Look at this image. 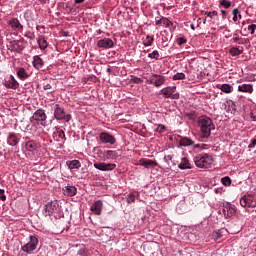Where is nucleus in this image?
Here are the masks:
<instances>
[{
	"label": "nucleus",
	"mask_w": 256,
	"mask_h": 256,
	"mask_svg": "<svg viewBox=\"0 0 256 256\" xmlns=\"http://www.w3.org/2000/svg\"><path fill=\"white\" fill-rule=\"evenodd\" d=\"M198 127L200 129V139H209L211 131H215V124L207 115H202L198 118Z\"/></svg>",
	"instance_id": "obj_1"
},
{
	"label": "nucleus",
	"mask_w": 256,
	"mask_h": 256,
	"mask_svg": "<svg viewBox=\"0 0 256 256\" xmlns=\"http://www.w3.org/2000/svg\"><path fill=\"white\" fill-rule=\"evenodd\" d=\"M193 161L198 169H211L215 159L213 158V155L203 153L194 156Z\"/></svg>",
	"instance_id": "obj_2"
},
{
	"label": "nucleus",
	"mask_w": 256,
	"mask_h": 256,
	"mask_svg": "<svg viewBox=\"0 0 256 256\" xmlns=\"http://www.w3.org/2000/svg\"><path fill=\"white\" fill-rule=\"evenodd\" d=\"M54 119H56V121H65V123H69L73 117L70 113L65 111V107H63L61 104H55Z\"/></svg>",
	"instance_id": "obj_3"
},
{
	"label": "nucleus",
	"mask_w": 256,
	"mask_h": 256,
	"mask_svg": "<svg viewBox=\"0 0 256 256\" xmlns=\"http://www.w3.org/2000/svg\"><path fill=\"white\" fill-rule=\"evenodd\" d=\"M30 123H36L42 127H47V113L43 109H37L34 114L30 117Z\"/></svg>",
	"instance_id": "obj_4"
},
{
	"label": "nucleus",
	"mask_w": 256,
	"mask_h": 256,
	"mask_svg": "<svg viewBox=\"0 0 256 256\" xmlns=\"http://www.w3.org/2000/svg\"><path fill=\"white\" fill-rule=\"evenodd\" d=\"M42 213L44 217H51V215L59 213V202L57 200L48 202L44 205Z\"/></svg>",
	"instance_id": "obj_5"
},
{
	"label": "nucleus",
	"mask_w": 256,
	"mask_h": 256,
	"mask_svg": "<svg viewBox=\"0 0 256 256\" xmlns=\"http://www.w3.org/2000/svg\"><path fill=\"white\" fill-rule=\"evenodd\" d=\"M37 245H39V238H37L35 235H30L29 242L24 244L21 249L23 253H28V255H31V253L37 249Z\"/></svg>",
	"instance_id": "obj_6"
},
{
	"label": "nucleus",
	"mask_w": 256,
	"mask_h": 256,
	"mask_svg": "<svg viewBox=\"0 0 256 256\" xmlns=\"http://www.w3.org/2000/svg\"><path fill=\"white\" fill-rule=\"evenodd\" d=\"M160 95H163L164 99H179L180 97L177 86H167L161 89Z\"/></svg>",
	"instance_id": "obj_7"
},
{
	"label": "nucleus",
	"mask_w": 256,
	"mask_h": 256,
	"mask_svg": "<svg viewBox=\"0 0 256 256\" xmlns=\"http://www.w3.org/2000/svg\"><path fill=\"white\" fill-rule=\"evenodd\" d=\"M2 83L6 89H13L14 91L19 89V82L13 74L6 75Z\"/></svg>",
	"instance_id": "obj_8"
},
{
	"label": "nucleus",
	"mask_w": 256,
	"mask_h": 256,
	"mask_svg": "<svg viewBox=\"0 0 256 256\" xmlns=\"http://www.w3.org/2000/svg\"><path fill=\"white\" fill-rule=\"evenodd\" d=\"M99 141L104 145H115V143H117V138L109 132H101L99 134Z\"/></svg>",
	"instance_id": "obj_9"
},
{
	"label": "nucleus",
	"mask_w": 256,
	"mask_h": 256,
	"mask_svg": "<svg viewBox=\"0 0 256 256\" xmlns=\"http://www.w3.org/2000/svg\"><path fill=\"white\" fill-rule=\"evenodd\" d=\"M21 136L15 132H8L6 137V143L10 147H19Z\"/></svg>",
	"instance_id": "obj_10"
},
{
	"label": "nucleus",
	"mask_w": 256,
	"mask_h": 256,
	"mask_svg": "<svg viewBox=\"0 0 256 256\" xmlns=\"http://www.w3.org/2000/svg\"><path fill=\"white\" fill-rule=\"evenodd\" d=\"M241 207H250L254 209L256 207V199L255 196L247 194L240 198Z\"/></svg>",
	"instance_id": "obj_11"
},
{
	"label": "nucleus",
	"mask_w": 256,
	"mask_h": 256,
	"mask_svg": "<svg viewBox=\"0 0 256 256\" xmlns=\"http://www.w3.org/2000/svg\"><path fill=\"white\" fill-rule=\"evenodd\" d=\"M165 81H167L165 76L159 74H152L149 83L150 85H154V87H161L162 85H165Z\"/></svg>",
	"instance_id": "obj_12"
},
{
	"label": "nucleus",
	"mask_w": 256,
	"mask_h": 256,
	"mask_svg": "<svg viewBox=\"0 0 256 256\" xmlns=\"http://www.w3.org/2000/svg\"><path fill=\"white\" fill-rule=\"evenodd\" d=\"M135 165H139L140 167H144V169H155L157 165H159L156 161L147 159V158H141Z\"/></svg>",
	"instance_id": "obj_13"
},
{
	"label": "nucleus",
	"mask_w": 256,
	"mask_h": 256,
	"mask_svg": "<svg viewBox=\"0 0 256 256\" xmlns=\"http://www.w3.org/2000/svg\"><path fill=\"white\" fill-rule=\"evenodd\" d=\"M97 47L99 49H113L115 47V42L111 38H104L97 41Z\"/></svg>",
	"instance_id": "obj_14"
},
{
	"label": "nucleus",
	"mask_w": 256,
	"mask_h": 256,
	"mask_svg": "<svg viewBox=\"0 0 256 256\" xmlns=\"http://www.w3.org/2000/svg\"><path fill=\"white\" fill-rule=\"evenodd\" d=\"M117 164L115 163H104V162H100V163H94V168L98 169V171H113L114 169H116Z\"/></svg>",
	"instance_id": "obj_15"
},
{
	"label": "nucleus",
	"mask_w": 256,
	"mask_h": 256,
	"mask_svg": "<svg viewBox=\"0 0 256 256\" xmlns=\"http://www.w3.org/2000/svg\"><path fill=\"white\" fill-rule=\"evenodd\" d=\"M222 213L225 219H231V217H233V215L236 213L235 206L231 203L224 205L222 208Z\"/></svg>",
	"instance_id": "obj_16"
},
{
	"label": "nucleus",
	"mask_w": 256,
	"mask_h": 256,
	"mask_svg": "<svg viewBox=\"0 0 256 256\" xmlns=\"http://www.w3.org/2000/svg\"><path fill=\"white\" fill-rule=\"evenodd\" d=\"M90 211H92L94 215H101L103 212V201L96 200L94 203H92L90 206Z\"/></svg>",
	"instance_id": "obj_17"
},
{
	"label": "nucleus",
	"mask_w": 256,
	"mask_h": 256,
	"mask_svg": "<svg viewBox=\"0 0 256 256\" xmlns=\"http://www.w3.org/2000/svg\"><path fill=\"white\" fill-rule=\"evenodd\" d=\"M78 256H97L99 255V251L97 250H89V248L82 246L77 251Z\"/></svg>",
	"instance_id": "obj_18"
},
{
	"label": "nucleus",
	"mask_w": 256,
	"mask_h": 256,
	"mask_svg": "<svg viewBox=\"0 0 256 256\" xmlns=\"http://www.w3.org/2000/svg\"><path fill=\"white\" fill-rule=\"evenodd\" d=\"M7 25H9V27H11L12 31H21V29H23V25L17 18H12V19L8 20Z\"/></svg>",
	"instance_id": "obj_19"
},
{
	"label": "nucleus",
	"mask_w": 256,
	"mask_h": 256,
	"mask_svg": "<svg viewBox=\"0 0 256 256\" xmlns=\"http://www.w3.org/2000/svg\"><path fill=\"white\" fill-rule=\"evenodd\" d=\"M16 75L20 81H27L29 77H31V74L27 71V69L23 67L17 68Z\"/></svg>",
	"instance_id": "obj_20"
},
{
	"label": "nucleus",
	"mask_w": 256,
	"mask_h": 256,
	"mask_svg": "<svg viewBox=\"0 0 256 256\" xmlns=\"http://www.w3.org/2000/svg\"><path fill=\"white\" fill-rule=\"evenodd\" d=\"M253 90V84L243 83L238 85V93H247L248 95H252Z\"/></svg>",
	"instance_id": "obj_21"
},
{
	"label": "nucleus",
	"mask_w": 256,
	"mask_h": 256,
	"mask_svg": "<svg viewBox=\"0 0 256 256\" xmlns=\"http://www.w3.org/2000/svg\"><path fill=\"white\" fill-rule=\"evenodd\" d=\"M155 25L158 27H161V25H163V27H173V22H171L169 18L160 16L159 19L156 18Z\"/></svg>",
	"instance_id": "obj_22"
},
{
	"label": "nucleus",
	"mask_w": 256,
	"mask_h": 256,
	"mask_svg": "<svg viewBox=\"0 0 256 256\" xmlns=\"http://www.w3.org/2000/svg\"><path fill=\"white\" fill-rule=\"evenodd\" d=\"M63 194L67 197H75L77 195V187L67 185L64 188H62Z\"/></svg>",
	"instance_id": "obj_23"
},
{
	"label": "nucleus",
	"mask_w": 256,
	"mask_h": 256,
	"mask_svg": "<svg viewBox=\"0 0 256 256\" xmlns=\"http://www.w3.org/2000/svg\"><path fill=\"white\" fill-rule=\"evenodd\" d=\"M25 47H27L25 40H15L13 42V49L16 50L17 53H21Z\"/></svg>",
	"instance_id": "obj_24"
},
{
	"label": "nucleus",
	"mask_w": 256,
	"mask_h": 256,
	"mask_svg": "<svg viewBox=\"0 0 256 256\" xmlns=\"http://www.w3.org/2000/svg\"><path fill=\"white\" fill-rule=\"evenodd\" d=\"M66 165L70 171H78V169H81V161L79 160H68L66 161Z\"/></svg>",
	"instance_id": "obj_25"
},
{
	"label": "nucleus",
	"mask_w": 256,
	"mask_h": 256,
	"mask_svg": "<svg viewBox=\"0 0 256 256\" xmlns=\"http://www.w3.org/2000/svg\"><path fill=\"white\" fill-rule=\"evenodd\" d=\"M37 43L41 51H45V49L49 47V42H47V38H45V35H39L37 38Z\"/></svg>",
	"instance_id": "obj_26"
},
{
	"label": "nucleus",
	"mask_w": 256,
	"mask_h": 256,
	"mask_svg": "<svg viewBox=\"0 0 256 256\" xmlns=\"http://www.w3.org/2000/svg\"><path fill=\"white\" fill-rule=\"evenodd\" d=\"M32 65L34 69H43V65H45V62H43V59L39 55H35L33 57Z\"/></svg>",
	"instance_id": "obj_27"
},
{
	"label": "nucleus",
	"mask_w": 256,
	"mask_h": 256,
	"mask_svg": "<svg viewBox=\"0 0 256 256\" xmlns=\"http://www.w3.org/2000/svg\"><path fill=\"white\" fill-rule=\"evenodd\" d=\"M180 147H193L195 145V141L190 137H181L179 140Z\"/></svg>",
	"instance_id": "obj_28"
},
{
	"label": "nucleus",
	"mask_w": 256,
	"mask_h": 256,
	"mask_svg": "<svg viewBox=\"0 0 256 256\" xmlns=\"http://www.w3.org/2000/svg\"><path fill=\"white\" fill-rule=\"evenodd\" d=\"M53 139L58 142L65 141V131L60 128L56 129V131L53 133Z\"/></svg>",
	"instance_id": "obj_29"
},
{
	"label": "nucleus",
	"mask_w": 256,
	"mask_h": 256,
	"mask_svg": "<svg viewBox=\"0 0 256 256\" xmlns=\"http://www.w3.org/2000/svg\"><path fill=\"white\" fill-rule=\"evenodd\" d=\"M243 46H233L232 48H230L229 50V54L232 56V57H238V55H243Z\"/></svg>",
	"instance_id": "obj_30"
},
{
	"label": "nucleus",
	"mask_w": 256,
	"mask_h": 256,
	"mask_svg": "<svg viewBox=\"0 0 256 256\" xmlns=\"http://www.w3.org/2000/svg\"><path fill=\"white\" fill-rule=\"evenodd\" d=\"M178 167L182 170L192 169L191 162H189V158L187 157L181 158V162L178 164Z\"/></svg>",
	"instance_id": "obj_31"
},
{
	"label": "nucleus",
	"mask_w": 256,
	"mask_h": 256,
	"mask_svg": "<svg viewBox=\"0 0 256 256\" xmlns=\"http://www.w3.org/2000/svg\"><path fill=\"white\" fill-rule=\"evenodd\" d=\"M104 159H117V151L115 150H106L103 153Z\"/></svg>",
	"instance_id": "obj_32"
},
{
	"label": "nucleus",
	"mask_w": 256,
	"mask_h": 256,
	"mask_svg": "<svg viewBox=\"0 0 256 256\" xmlns=\"http://www.w3.org/2000/svg\"><path fill=\"white\" fill-rule=\"evenodd\" d=\"M155 43V37L146 35V38L143 39L142 44L144 47H151Z\"/></svg>",
	"instance_id": "obj_33"
},
{
	"label": "nucleus",
	"mask_w": 256,
	"mask_h": 256,
	"mask_svg": "<svg viewBox=\"0 0 256 256\" xmlns=\"http://www.w3.org/2000/svg\"><path fill=\"white\" fill-rule=\"evenodd\" d=\"M25 149L32 153L33 151L37 150V144L35 142H33V140H28L25 143Z\"/></svg>",
	"instance_id": "obj_34"
},
{
	"label": "nucleus",
	"mask_w": 256,
	"mask_h": 256,
	"mask_svg": "<svg viewBox=\"0 0 256 256\" xmlns=\"http://www.w3.org/2000/svg\"><path fill=\"white\" fill-rule=\"evenodd\" d=\"M149 59H155V61H161L163 57H161V54L158 50H153L151 53L148 54Z\"/></svg>",
	"instance_id": "obj_35"
},
{
	"label": "nucleus",
	"mask_w": 256,
	"mask_h": 256,
	"mask_svg": "<svg viewBox=\"0 0 256 256\" xmlns=\"http://www.w3.org/2000/svg\"><path fill=\"white\" fill-rule=\"evenodd\" d=\"M137 197H139V192L129 193L126 196V201L128 204L135 203V199H137Z\"/></svg>",
	"instance_id": "obj_36"
},
{
	"label": "nucleus",
	"mask_w": 256,
	"mask_h": 256,
	"mask_svg": "<svg viewBox=\"0 0 256 256\" xmlns=\"http://www.w3.org/2000/svg\"><path fill=\"white\" fill-rule=\"evenodd\" d=\"M220 90L222 93H233V86L231 84H222Z\"/></svg>",
	"instance_id": "obj_37"
},
{
	"label": "nucleus",
	"mask_w": 256,
	"mask_h": 256,
	"mask_svg": "<svg viewBox=\"0 0 256 256\" xmlns=\"http://www.w3.org/2000/svg\"><path fill=\"white\" fill-rule=\"evenodd\" d=\"M232 15H233L232 20L234 21V23H237V21H239V19H243V16H242L241 13L239 12V9H238V8H235V9L232 11Z\"/></svg>",
	"instance_id": "obj_38"
},
{
	"label": "nucleus",
	"mask_w": 256,
	"mask_h": 256,
	"mask_svg": "<svg viewBox=\"0 0 256 256\" xmlns=\"http://www.w3.org/2000/svg\"><path fill=\"white\" fill-rule=\"evenodd\" d=\"M223 238V230H216L212 233V239L214 241H219V239Z\"/></svg>",
	"instance_id": "obj_39"
},
{
	"label": "nucleus",
	"mask_w": 256,
	"mask_h": 256,
	"mask_svg": "<svg viewBox=\"0 0 256 256\" xmlns=\"http://www.w3.org/2000/svg\"><path fill=\"white\" fill-rule=\"evenodd\" d=\"M154 131L155 133H159V135H163V133L167 131V127L163 124H158Z\"/></svg>",
	"instance_id": "obj_40"
},
{
	"label": "nucleus",
	"mask_w": 256,
	"mask_h": 256,
	"mask_svg": "<svg viewBox=\"0 0 256 256\" xmlns=\"http://www.w3.org/2000/svg\"><path fill=\"white\" fill-rule=\"evenodd\" d=\"M233 43H238V45H243L244 39L239 36V34H233L232 38Z\"/></svg>",
	"instance_id": "obj_41"
},
{
	"label": "nucleus",
	"mask_w": 256,
	"mask_h": 256,
	"mask_svg": "<svg viewBox=\"0 0 256 256\" xmlns=\"http://www.w3.org/2000/svg\"><path fill=\"white\" fill-rule=\"evenodd\" d=\"M185 73L183 72H178L173 76V81H183L185 79Z\"/></svg>",
	"instance_id": "obj_42"
},
{
	"label": "nucleus",
	"mask_w": 256,
	"mask_h": 256,
	"mask_svg": "<svg viewBox=\"0 0 256 256\" xmlns=\"http://www.w3.org/2000/svg\"><path fill=\"white\" fill-rule=\"evenodd\" d=\"M221 183L224 187H229L231 186V178L229 176H225L221 179Z\"/></svg>",
	"instance_id": "obj_43"
},
{
	"label": "nucleus",
	"mask_w": 256,
	"mask_h": 256,
	"mask_svg": "<svg viewBox=\"0 0 256 256\" xmlns=\"http://www.w3.org/2000/svg\"><path fill=\"white\" fill-rule=\"evenodd\" d=\"M220 7H224V9H229L231 7V1L229 0H220Z\"/></svg>",
	"instance_id": "obj_44"
},
{
	"label": "nucleus",
	"mask_w": 256,
	"mask_h": 256,
	"mask_svg": "<svg viewBox=\"0 0 256 256\" xmlns=\"http://www.w3.org/2000/svg\"><path fill=\"white\" fill-rule=\"evenodd\" d=\"M207 17H210V19H213V17H218L219 13L217 11H206L205 14Z\"/></svg>",
	"instance_id": "obj_45"
},
{
	"label": "nucleus",
	"mask_w": 256,
	"mask_h": 256,
	"mask_svg": "<svg viewBox=\"0 0 256 256\" xmlns=\"http://www.w3.org/2000/svg\"><path fill=\"white\" fill-rule=\"evenodd\" d=\"M177 45H179V47H181L182 45H185V43H187V38L185 37H179L176 40Z\"/></svg>",
	"instance_id": "obj_46"
},
{
	"label": "nucleus",
	"mask_w": 256,
	"mask_h": 256,
	"mask_svg": "<svg viewBox=\"0 0 256 256\" xmlns=\"http://www.w3.org/2000/svg\"><path fill=\"white\" fill-rule=\"evenodd\" d=\"M248 31H250L251 35H255V31H256V24H250L248 26Z\"/></svg>",
	"instance_id": "obj_47"
},
{
	"label": "nucleus",
	"mask_w": 256,
	"mask_h": 256,
	"mask_svg": "<svg viewBox=\"0 0 256 256\" xmlns=\"http://www.w3.org/2000/svg\"><path fill=\"white\" fill-rule=\"evenodd\" d=\"M24 37H27V39H30V41H33V40H35V33L26 32L24 34Z\"/></svg>",
	"instance_id": "obj_48"
},
{
	"label": "nucleus",
	"mask_w": 256,
	"mask_h": 256,
	"mask_svg": "<svg viewBox=\"0 0 256 256\" xmlns=\"http://www.w3.org/2000/svg\"><path fill=\"white\" fill-rule=\"evenodd\" d=\"M131 82L139 84V83H143V79H141V78H139L137 76H132Z\"/></svg>",
	"instance_id": "obj_49"
},
{
	"label": "nucleus",
	"mask_w": 256,
	"mask_h": 256,
	"mask_svg": "<svg viewBox=\"0 0 256 256\" xmlns=\"http://www.w3.org/2000/svg\"><path fill=\"white\" fill-rule=\"evenodd\" d=\"M0 201H7V196L5 195L4 189H0Z\"/></svg>",
	"instance_id": "obj_50"
},
{
	"label": "nucleus",
	"mask_w": 256,
	"mask_h": 256,
	"mask_svg": "<svg viewBox=\"0 0 256 256\" xmlns=\"http://www.w3.org/2000/svg\"><path fill=\"white\" fill-rule=\"evenodd\" d=\"M250 117H251L252 121H256V108L251 109Z\"/></svg>",
	"instance_id": "obj_51"
},
{
	"label": "nucleus",
	"mask_w": 256,
	"mask_h": 256,
	"mask_svg": "<svg viewBox=\"0 0 256 256\" xmlns=\"http://www.w3.org/2000/svg\"><path fill=\"white\" fill-rule=\"evenodd\" d=\"M256 139H252L250 144L248 145V149H255Z\"/></svg>",
	"instance_id": "obj_52"
},
{
	"label": "nucleus",
	"mask_w": 256,
	"mask_h": 256,
	"mask_svg": "<svg viewBox=\"0 0 256 256\" xmlns=\"http://www.w3.org/2000/svg\"><path fill=\"white\" fill-rule=\"evenodd\" d=\"M227 104L229 105V107H231L232 111H236L235 102H233L232 100H229L227 101Z\"/></svg>",
	"instance_id": "obj_53"
},
{
	"label": "nucleus",
	"mask_w": 256,
	"mask_h": 256,
	"mask_svg": "<svg viewBox=\"0 0 256 256\" xmlns=\"http://www.w3.org/2000/svg\"><path fill=\"white\" fill-rule=\"evenodd\" d=\"M192 146L194 151H201V144H193Z\"/></svg>",
	"instance_id": "obj_54"
},
{
	"label": "nucleus",
	"mask_w": 256,
	"mask_h": 256,
	"mask_svg": "<svg viewBox=\"0 0 256 256\" xmlns=\"http://www.w3.org/2000/svg\"><path fill=\"white\" fill-rule=\"evenodd\" d=\"M172 159H173V156L171 155L164 156L165 163H169V161H172Z\"/></svg>",
	"instance_id": "obj_55"
},
{
	"label": "nucleus",
	"mask_w": 256,
	"mask_h": 256,
	"mask_svg": "<svg viewBox=\"0 0 256 256\" xmlns=\"http://www.w3.org/2000/svg\"><path fill=\"white\" fill-rule=\"evenodd\" d=\"M207 149H209V145H207V144H200V151H205Z\"/></svg>",
	"instance_id": "obj_56"
},
{
	"label": "nucleus",
	"mask_w": 256,
	"mask_h": 256,
	"mask_svg": "<svg viewBox=\"0 0 256 256\" xmlns=\"http://www.w3.org/2000/svg\"><path fill=\"white\" fill-rule=\"evenodd\" d=\"M43 89H44V91H48L49 89H52V86H51V84H44Z\"/></svg>",
	"instance_id": "obj_57"
},
{
	"label": "nucleus",
	"mask_w": 256,
	"mask_h": 256,
	"mask_svg": "<svg viewBox=\"0 0 256 256\" xmlns=\"http://www.w3.org/2000/svg\"><path fill=\"white\" fill-rule=\"evenodd\" d=\"M220 13L222 14V19L223 20L227 19V11L221 10Z\"/></svg>",
	"instance_id": "obj_58"
},
{
	"label": "nucleus",
	"mask_w": 256,
	"mask_h": 256,
	"mask_svg": "<svg viewBox=\"0 0 256 256\" xmlns=\"http://www.w3.org/2000/svg\"><path fill=\"white\" fill-rule=\"evenodd\" d=\"M76 5H80V3H85V0H74Z\"/></svg>",
	"instance_id": "obj_59"
},
{
	"label": "nucleus",
	"mask_w": 256,
	"mask_h": 256,
	"mask_svg": "<svg viewBox=\"0 0 256 256\" xmlns=\"http://www.w3.org/2000/svg\"><path fill=\"white\" fill-rule=\"evenodd\" d=\"M151 249V243L144 244V250Z\"/></svg>",
	"instance_id": "obj_60"
},
{
	"label": "nucleus",
	"mask_w": 256,
	"mask_h": 256,
	"mask_svg": "<svg viewBox=\"0 0 256 256\" xmlns=\"http://www.w3.org/2000/svg\"><path fill=\"white\" fill-rule=\"evenodd\" d=\"M195 114H196L195 111H191V112L188 114V117H195Z\"/></svg>",
	"instance_id": "obj_61"
},
{
	"label": "nucleus",
	"mask_w": 256,
	"mask_h": 256,
	"mask_svg": "<svg viewBox=\"0 0 256 256\" xmlns=\"http://www.w3.org/2000/svg\"><path fill=\"white\" fill-rule=\"evenodd\" d=\"M190 27H191L192 31H195V24H191Z\"/></svg>",
	"instance_id": "obj_62"
},
{
	"label": "nucleus",
	"mask_w": 256,
	"mask_h": 256,
	"mask_svg": "<svg viewBox=\"0 0 256 256\" xmlns=\"http://www.w3.org/2000/svg\"><path fill=\"white\" fill-rule=\"evenodd\" d=\"M214 192L216 193V195H219L220 190L219 189H214Z\"/></svg>",
	"instance_id": "obj_63"
},
{
	"label": "nucleus",
	"mask_w": 256,
	"mask_h": 256,
	"mask_svg": "<svg viewBox=\"0 0 256 256\" xmlns=\"http://www.w3.org/2000/svg\"><path fill=\"white\" fill-rule=\"evenodd\" d=\"M106 71L107 73H111V67H108Z\"/></svg>",
	"instance_id": "obj_64"
}]
</instances>
